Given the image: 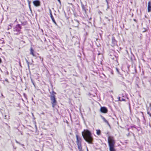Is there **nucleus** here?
<instances>
[{"instance_id": "f257e3e1", "label": "nucleus", "mask_w": 151, "mask_h": 151, "mask_svg": "<svg viewBox=\"0 0 151 151\" xmlns=\"http://www.w3.org/2000/svg\"><path fill=\"white\" fill-rule=\"evenodd\" d=\"M82 136L85 140L89 144H93V138L91 132L88 130H84L82 132Z\"/></svg>"}, {"instance_id": "f03ea898", "label": "nucleus", "mask_w": 151, "mask_h": 151, "mask_svg": "<svg viewBox=\"0 0 151 151\" xmlns=\"http://www.w3.org/2000/svg\"><path fill=\"white\" fill-rule=\"evenodd\" d=\"M108 143L110 151H115L114 148L115 140L113 137L109 136L108 139Z\"/></svg>"}, {"instance_id": "7ed1b4c3", "label": "nucleus", "mask_w": 151, "mask_h": 151, "mask_svg": "<svg viewBox=\"0 0 151 151\" xmlns=\"http://www.w3.org/2000/svg\"><path fill=\"white\" fill-rule=\"evenodd\" d=\"M56 93L54 91H52V93L50 96V100L51 101V103L52 104V106L54 107L56 105L57 101L55 99V94Z\"/></svg>"}, {"instance_id": "20e7f679", "label": "nucleus", "mask_w": 151, "mask_h": 151, "mask_svg": "<svg viewBox=\"0 0 151 151\" xmlns=\"http://www.w3.org/2000/svg\"><path fill=\"white\" fill-rule=\"evenodd\" d=\"M21 29V27L20 24L17 25L16 27L14 28L13 32L14 34V35H18L20 34H22L20 32Z\"/></svg>"}, {"instance_id": "39448f33", "label": "nucleus", "mask_w": 151, "mask_h": 151, "mask_svg": "<svg viewBox=\"0 0 151 151\" xmlns=\"http://www.w3.org/2000/svg\"><path fill=\"white\" fill-rule=\"evenodd\" d=\"M33 3L36 6H38L40 5V2L39 0H35L33 1Z\"/></svg>"}, {"instance_id": "423d86ee", "label": "nucleus", "mask_w": 151, "mask_h": 151, "mask_svg": "<svg viewBox=\"0 0 151 151\" xmlns=\"http://www.w3.org/2000/svg\"><path fill=\"white\" fill-rule=\"evenodd\" d=\"M101 111L103 113H106L107 112V108L104 107H101L100 109Z\"/></svg>"}, {"instance_id": "0eeeda50", "label": "nucleus", "mask_w": 151, "mask_h": 151, "mask_svg": "<svg viewBox=\"0 0 151 151\" xmlns=\"http://www.w3.org/2000/svg\"><path fill=\"white\" fill-rule=\"evenodd\" d=\"M77 141H76V143L77 144L78 143H81V138L79 137L78 135H76Z\"/></svg>"}, {"instance_id": "6e6552de", "label": "nucleus", "mask_w": 151, "mask_h": 151, "mask_svg": "<svg viewBox=\"0 0 151 151\" xmlns=\"http://www.w3.org/2000/svg\"><path fill=\"white\" fill-rule=\"evenodd\" d=\"M50 17L51 18V19H52V21L55 23V24L56 25H57V24L56 23V22L53 16L52 15L51 10L50 9Z\"/></svg>"}, {"instance_id": "1a4fd4ad", "label": "nucleus", "mask_w": 151, "mask_h": 151, "mask_svg": "<svg viewBox=\"0 0 151 151\" xmlns=\"http://www.w3.org/2000/svg\"><path fill=\"white\" fill-rule=\"evenodd\" d=\"M147 9L148 12H150L151 11V1L148 2Z\"/></svg>"}, {"instance_id": "9d476101", "label": "nucleus", "mask_w": 151, "mask_h": 151, "mask_svg": "<svg viewBox=\"0 0 151 151\" xmlns=\"http://www.w3.org/2000/svg\"><path fill=\"white\" fill-rule=\"evenodd\" d=\"M74 23H75L74 24V26L78 27L79 24L78 21L77 19H74Z\"/></svg>"}, {"instance_id": "9b49d317", "label": "nucleus", "mask_w": 151, "mask_h": 151, "mask_svg": "<svg viewBox=\"0 0 151 151\" xmlns=\"http://www.w3.org/2000/svg\"><path fill=\"white\" fill-rule=\"evenodd\" d=\"M78 146V148L80 151H83L82 150L81 143L77 144Z\"/></svg>"}, {"instance_id": "f8f14e48", "label": "nucleus", "mask_w": 151, "mask_h": 151, "mask_svg": "<svg viewBox=\"0 0 151 151\" xmlns=\"http://www.w3.org/2000/svg\"><path fill=\"white\" fill-rule=\"evenodd\" d=\"M101 118L107 124L109 125V126H110V125L109 124V122H108V121L103 116H101Z\"/></svg>"}, {"instance_id": "ddd939ff", "label": "nucleus", "mask_w": 151, "mask_h": 151, "mask_svg": "<svg viewBox=\"0 0 151 151\" xmlns=\"http://www.w3.org/2000/svg\"><path fill=\"white\" fill-rule=\"evenodd\" d=\"M30 54L32 55L33 56H35V55L34 53V50L31 47L30 48Z\"/></svg>"}, {"instance_id": "4468645a", "label": "nucleus", "mask_w": 151, "mask_h": 151, "mask_svg": "<svg viewBox=\"0 0 151 151\" xmlns=\"http://www.w3.org/2000/svg\"><path fill=\"white\" fill-rule=\"evenodd\" d=\"M112 42L113 43L114 45H115L116 44V41L115 40V38L114 37H112Z\"/></svg>"}, {"instance_id": "2eb2a0df", "label": "nucleus", "mask_w": 151, "mask_h": 151, "mask_svg": "<svg viewBox=\"0 0 151 151\" xmlns=\"http://www.w3.org/2000/svg\"><path fill=\"white\" fill-rule=\"evenodd\" d=\"M96 131L97 134L98 135H100L101 133V131L100 130H97Z\"/></svg>"}, {"instance_id": "dca6fc26", "label": "nucleus", "mask_w": 151, "mask_h": 151, "mask_svg": "<svg viewBox=\"0 0 151 151\" xmlns=\"http://www.w3.org/2000/svg\"><path fill=\"white\" fill-rule=\"evenodd\" d=\"M82 8L83 9V10L85 12H86V9L85 8V7L83 5L82 6Z\"/></svg>"}, {"instance_id": "f3484780", "label": "nucleus", "mask_w": 151, "mask_h": 151, "mask_svg": "<svg viewBox=\"0 0 151 151\" xmlns=\"http://www.w3.org/2000/svg\"><path fill=\"white\" fill-rule=\"evenodd\" d=\"M31 81L32 83V84H33V85H34V86L35 87V85L34 82H33V81L32 79V78H31Z\"/></svg>"}, {"instance_id": "a211bd4d", "label": "nucleus", "mask_w": 151, "mask_h": 151, "mask_svg": "<svg viewBox=\"0 0 151 151\" xmlns=\"http://www.w3.org/2000/svg\"><path fill=\"white\" fill-rule=\"evenodd\" d=\"M120 97H119V101H124L125 100L124 99H122V100H121L120 99Z\"/></svg>"}, {"instance_id": "6ab92c4d", "label": "nucleus", "mask_w": 151, "mask_h": 151, "mask_svg": "<svg viewBox=\"0 0 151 151\" xmlns=\"http://www.w3.org/2000/svg\"><path fill=\"white\" fill-rule=\"evenodd\" d=\"M116 70L118 73H119V70L117 68H116Z\"/></svg>"}, {"instance_id": "aec40b11", "label": "nucleus", "mask_w": 151, "mask_h": 151, "mask_svg": "<svg viewBox=\"0 0 151 151\" xmlns=\"http://www.w3.org/2000/svg\"><path fill=\"white\" fill-rule=\"evenodd\" d=\"M147 114L150 115V116H151V114L150 113V112H147Z\"/></svg>"}, {"instance_id": "412c9836", "label": "nucleus", "mask_w": 151, "mask_h": 151, "mask_svg": "<svg viewBox=\"0 0 151 151\" xmlns=\"http://www.w3.org/2000/svg\"><path fill=\"white\" fill-rule=\"evenodd\" d=\"M147 114L150 115V116H151V114L150 113V112H147Z\"/></svg>"}, {"instance_id": "4be33fe9", "label": "nucleus", "mask_w": 151, "mask_h": 151, "mask_svg": "<svg viewBox=\"0 0 151 151\" xmlns=\"http://www.w3.org/2000/svg\"><path fill=\"white\" fill-rule=\"evenodd\" d=\"M4 118L5 119H7L6 115H5L4 116Z\"/></svg>"}, {"instance_id": "5701e85b", "label": "nucleus", "mask_w": 151, "mask_h": 151, "mask_svg": "<svg viewBox=\"0 0 151 151\" xmlns=\"http://www.w3.org/2000/svg\"><path fill=\"white\" fill-rule=\"evenodd\" d=\"M58 2L60 4H61V1L60 0H58Z\"/></svg>"}, {"instance_id": "b1692460", "label": "nucleus", "mask_w": 151, "mask_h": 151, "mask_svg": "<svg viewBox=\"0 0 151 151\" xmlns=\"http://www.w3.org/2000/svg\"><path fill=\"white\" fill-rule=\"evenodd\" d=\"M2 62V60L0 58V63Z\"/></svg>"}, {"instance_id": "393cba45", "label": "nucleus", "mask_w": 151, "mask_h": 151, "mask_svg": "<svg viewBox=\"0 0 151 151\" xmlns=\"http://www.w3.org/2000/svg\"><path fill=\"white\" fill-rule=\"evenodd\" d=\"M16 142L17 143H18L19 142H17V141H16Z\"/></svg>"}, {"instance_id": "a878e982", "label": "nucleus", "mask_w": 151, "mask_h": 151, "mask_svg": "<svg viewBox=\"0 0 151 151\" xmlns=\"http://www.w3.org/2000/svg\"><path fill=\"white\" fill-rule=\"evenodd\" d=\"M134 21H136V19H134Z\"/></svg>"}, {"instance_id": "bb28decb", "label": "nucleus", "mask_w": 151, "mask_h": 151, "mask_svg": "<svg viewBox=\"0 0 151 151\" xmlns=\"http://www.w3.org/2000/svg\"><path fill=\"white\" fill-rule=\"evenodd\" d=\"M1 95H2V96H3L2 94H1Z\"/></svg>"}]
</instances>
